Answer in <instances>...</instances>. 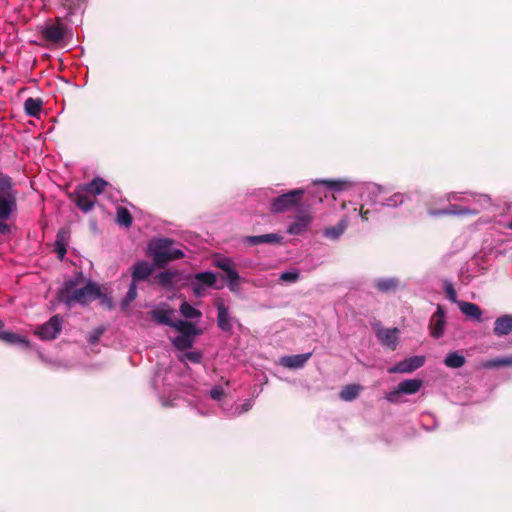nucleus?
<instances>
[{
	"mask_svg": "<svg viewBox=\"0 0 512 512\" xmlns=\"http://www.w3.org/2000/svg\"><path fill=\"white\" fill-rule=\"evenodd\" d=\"M81 276L80 273L78 277L66 280L58 291V300L68 308H71L75 303L87 306L101 295L100 286L92 281H88L82 288H76Z\"/></svg>",
	"mask_w": 512,
	"mask_h": 512,
	"instance_id": "f257e3e1",
	"label": "nucleus"
},
{
	"mask_svg": "<svg viewBox=\"0 0 512 512\" xmlns=\"http://www.w3.org/2000/svg\"><path fill=\"white\" fill-rule=\"evenodd\" d=\"M173 243L172 239L160 238L149 244V255L157 268H163L169 262L184 257L183 251L173 248Z\"/></svg>",
	"mask_w": 512,
	"mask_h": 512,
	"instance_id": "f03ea898",
	"label": "nucleus"
},
{
	"mask_svg": "<svg viewBox=\"0 0 512 512\" xmlns=\"http://www.w3.org/2000/svg\"><path fill=\"white\" fill-rule=\"evenodd\" d=\"M304 194L305 190L303 188H299L279 195L278 197L274 198L271 201V212L283 213L290 210L293 207L299 206Z\"/></svg>",
	"mask_w": 512,
	"mask_h": 512,
	"instance_id": "7ed1b4c3",
	"label": "nucleus"
},
{
	"mask_svg": "<svg viewBox=\"0 0 512 512\" xmlns=\"http://www.w3.org/2000/svg\"><path fill=\"white\" fill-rule=\"evenodd\" d=\"M213 264L216 268L222 270L225 273V279L227 280V286L231 292L239 291L240 276L236 269V264L229 257H217L214 259Z\"/></svg>",
	"mask_w": 512,
	"mask_h": 512,
	"instance_id": "20e7f679",
	"label": "nucleus"
},
{
	"mask_svg": "<svg viewBox=\"0 0 512 512\" xmlns=\"http://www.w3.org/2000/svg\"><path fill=\"white\" fill-rule=\"evenodd\" d=\"M68 197L84 213L91 211L97 202V198L90 195L81 184L77 185L72 192H69Z\"/></svg>",
	"mask_w": 512,
	"mask_h": 512,
	"instance_id": "39448f33",
	"label": "nucleus"
},
{
	"mask_svg": "<svg viewBox=\"0 0 512 512\" xmlns=\"http://www.w3.org/2000/svg\"><path fill=\"white\" fill-rule=\"evenodd\" d=\"M17 210V198L15 195H0V234L10 232V226L5 223Z\"/></svg>",
	"mask_w": 512,
	"mask_h": 512,
	"instance_id": "423d86ee",
	"label": "nucleus"
},
{
	"mask_svg": "<svg viewBox=\"0 0 512 512\" xmlns=\"http://www.w3.org/2000/svg\"><path fill=\"white\" fill-rule=\"evenodd\" d=\"M62 330V318L59 315H54L43 325L39 326L35 334L42 340L55 339Z\"/></svg>",
	"mask_w": 512,
	"mask_h": 512,
	"instance_id": "0eeeda50",
	"label": "nucleus"
},
{
	"mask_svg": "<svg viewBox=\"0 0 512 512\" xmlns=\"http://www.w3.org/2000/svg\"><path fill=\"white\" fill-rule=\"evenodd\" d=\"M425 363L424 356H413L398 362L395 366L388 369L389 373H411L422 367Z\"/></svg>",
	"mask_w": 512,
	"mask_h": 512,
	"instance_id": "6e6552de",
	"label": "nucleus"
},
{
	"mask_svg": "<svg viewBox=\"0 0 512 512\" xmlns=\"http://www.w3.org/2000/svg\"><path fill=\"white\" fill-rule=\"evenodd\" d=\"M155 268V264H150L147 261H137L131 268V278L132 282L138 283L141 281L148 280L149 277L153 274Z\"/></svg>",
	"mask_w": 512,
	"mask_h": 512,
	"instance_id": "1a4fd4ad",
	"label": "nucleus"
},
{
	"mask_svg": "<svg viewBox=\"0 0 512 512\" xmlns=\"http://www.w3.org/2000/svg\"><path fill=\"white\" fill-rule=\"evenodd\" d=\"M173 313H174V310L172 308H170L168 304L161 303V305L159 307L151 310L148 313V315H149L150 319L153 320L154 322L161 324V325H166V326L172 327L175 322L171 319V315Z\"/></svg>",
	"mask_w": 512,
	"mask_h": 512,
	"instance_id": "9d476101",
	"label": "nucleus"
},
{
	"mask_svg": "<svg viewBox=\"0 0 512 512\" xmlns=\"http://www.w3.org/2000/svg\"><path fill=\"white\" fill-rule=\"evenodd\" d=\"M217 308V325L218 328L224 332H232L233 326L231 323L230 313L228 306L225 305L224 300L218 299L215 303Z\"/></svg>",
	"mask_w": 512,
	"mask_h": 512,
	"instance_id": "9b49d317",
	"label": "nucleus"
},
{
	"mask_svg": "<svg viewBox=\"0 0 512 512\" xmlns=\"http://www.w3.org/2000/svg\"><path fill=\"white\" fill-rule=\"evenodd\" d=\"M445 326V312L443 308L438 305L436 312L431 316L429 328L431 335L438 339L443 335Z\"/></svg>",
	"mask_w": 512,
	"mask_h": 512,
	"instance_id": "f8f14e48",
	"label": "nucleus"
},
{
	"mask_svg": "<svg viewBox=\"0 0 512 512\" xmlns=\"http://www.w3.org/2000/svg\"><path fill=\"white\" fill-rule=\"evenodd\" d=\"M312 221V216L308 212H300L295 220L289 225L288 233L292 235H299L307 230Z\"/></svg>",
	"mask_w": 512,
	"mask_h": 512,
	"instance_id": "ddd939ff",
	"label": "nucleus"
},
{
	"mask_svg": "<svg viewBox=\"0 0 512 512\" xmlns=\"http://www.w3.org/2000/svg\"><path fill=\"white\" fill-rule=\"evenodd\" d=\"M398 328L386 329L380 328L376 332V336L382 345L387 346L394 350L398 342Z\"/></svg>",
	"mask_w": 512,
	"mask_h": 512,
	"instance_id": "4468645a",
	"label": "nucleus"
},
{
	"mask_svg": "<svg viewBox=\"0 0 512 512\" xmlns=\"http://www.w3.org/2000/svg\"><path fill=\"white\" fill-rule=\"evenodd\" d=\"M282 236L276 233H269L257 236H245L243 242L251 246L260 244H280L282 242Z\"/></svg>",
	"mask_w": 512,
	"mask_h": 512,
	"instance_id": "2eb2a0df",
	"label": "nucleus"
},
{
	"mask_svg": "<svg viewBox=\"0 0 512 512\" xmlns=\"http://www.w3.org/2000/svg\"><path fill=\"white\" fill-rule=\"evenodd\" d=\"M66 30V26L62 23L48 25L43 30V36L50 42L58 43L65 37Z\"/></svg>",
	"mask_w": 512,
	"mask_h": 512,
	"instance_id": "dca6fc26",
	"label": "nucleus"
},
{
	"mask_svg": "<svg viewBox=\"0 0 512 512\" xmlns=\"http://www.w3.org/2000/svg\"><path fill=\"white\" fill-rule=\"evenodd\" d=\"M512 332V315H502L495 320L493 333L497 337L507 336Z\"/></svg>",
	"mask_w": 512,
	"mask_h": 512,
	"instance_id": "f3484780",
	"label": "nucleus"
},
{
	"mask_svg": "<svg viewBox=\"0 0 512 512\" xmlns=\"http://www.w3.org/2000/svg\"><path fill=\"white\" fill-rule=\"evenodd\" d=\"M457 305H458L460 311L467 317H469L479 323H481L483 321V318H482L483 311L477 304L471 303V302H466V301H460V302H457Z\"/></svg>",
	"mask_w": 512,
	"mask_h": 512,
	"instance_id": "a211bd4d",
	"label": "nucleus"
},
{
	"mask_svg": "<svg viewBox=\"0 0 512 512\" xmlns=\"http://www.w3.org/2000/svg\"><path fill=\"white\" fill-rule=\"evenodd\" d=\"M0 340L9 345H19L24 348H29V340L17 333L9 331H0Z\"/></svg>",
	"mask_w": 512,
	"mask_h": 512,
	"instance_id": "6ab92c4d",
	"label": "nucleus"
},
{
	"mask_svg": "<svg viewBox=\"0 0 512 512\" xmlns=\"http://www.w3.org/2000/svg\"><path fill=\"white\" fill-rule=\"evenodd\" d=\"M310 357L311 353L285 356L281 359V363L287 368L298 369L302 368Z\"/></svg>",
	"mask_w": 512,
	"mask_h": 512,
	"instance_id": "aec40b11",
	"label": "nucleus"
},
{
	"mask_svg": "<svg viewBox=\"0 0 512 512\" xmlns=\"http://www.w3.org/2000/svg\"><path fill=\"white\" fill-rule=\"evenodd\" d=\"M178 271H162L153 277V283L158 284L164 288L172 287L175 279L178 277Z\"/></svg>",
	"mask_w": 512,
	"mask_h": 512,
	"instance_id": "412c9836",
	"label": "nucleus"
},
{
	"mask_svg": "<svg viewBox=\"0 0 512 512\" xmlns=\"http://www.w3.org/2000/svg\"><path fill=\"white\" fill-rule=\"evenodd\" d=\"M94 198L102 194L109 183L100 177H95L91 182L81 184Z\"/></svg>",
	"mask_w": 512,
	"mask_h": 512,
	"instance_id": "4be33fe9",
	"label": "nucleus"
},
{
	"mask_svg": "<svg viewBox=\"0 0 512 512\" xmlns=\"http://www.w3.org/2000/svg\"><path fill=\"white\" fill-rule=\"evenodd\" d=\"M172 327L175 328L182 336L195 338L200 333L195 324L189 321H175Z\"/></svg>",
	"mask_w": 512,
	"mask_h": 512,
	"instance_id": "5701e85b",
	"label": "nucleus"
},
{
	"mask_svg": "<svg viewBox=\"0 0 512 512\" xmlns=\"http://www.w3.org/2000/svg\"><path fill=\"white\" fill-rule=\"evenodd\" d=\"M314 185H324L327 190L339 192L350 187V183L345 180H315Z\"/></svg>",
	"mask_w": 512,
	"mask_h": 512,
	"instance_id": "b1692460",
	"label": "nucleus"
},
{
	"mask_svg": "<svg viewBox=\"0 0 512 512\" xmlns=\"http://www.w3.org/2000/svg\"><path fill=\"white\" fill-rule=\"evenodd\" d=\"M422 384L423 382L420 379H406L398 384L399 391L408 395L415 394L420 390Z\"/></svg>",
	"mask_w": 512,
	"mask_h": 512,
	"instance_id": "393cba45",
	"label": "nucleus"
},
{
	"mask_svg": "<svg viewBox=\"0 0 512 512\" xmlns=\"http://www.w3.org/2000/svg\"><path fill=\"white\" fill-rule=\"evenodd\" d=\"M398 284V280L395 278H380L375 281L374 285L378 291L388 293L395 291Z\"/></svg>",
	"mask_w": 512,
	"mask_h": 512,
	"instance_id": "a878e982",
	"label": "nucleus"
},
{
	"mask_svg": "<svg viewBox=\"0 0 512 512\" xmlns=\"http://www.w3.org/2000/svg\"><path fill=\"white\" fill-rule=\"evenodd\" d=\"M362 390V387L358 384H349L342 388L339 393V396L342 400L345 401H353L356 399Z\"/></svg>",
	"mask_w": 512,
	"mask_h": 512,
	"instance_id": "bb28decb",
	"label": "nucleus"
},
{
	"mask_svg": "<svg viewBox=\"0 0 512 512\" xmlns=\"http://www.w3.org/2000/svg\"><path fill=\"white\" fill-rule=\"evenodd\" d=\"M24 109L29 116L36 117L42 109V100L39 98H28L24 102Z\"/></svg>",
	"mask_w": 512,
	"mask_h": 512,
	"instance_id": "cd10ccee",
	"label": "nucleus"
},
{
	"mask_svg": "<svg viewBox=\"0 0 512 512\" xmlns=\"http://www.w3.org/2000/svg\"><path fill=\"white\" fill-rule=\"evenodd\" d=\"M0 195H15L17 197V191L13 189L12 179L7 175H0Z\"/></svg>",
	"mask_w": 512,
	"mask_h": 512,
	"instance_id": "c85d7f7f",
	"label": "nucleus"
},
{
	"mask_svg": "<svg viewBox=\"0 0 512 512\" xmlns=\"http://www.w3.org/2000/svg\"><path fill=\"white\" fill-rule=\"evenodd\" d=\"M465 362V357L457 352H450L444 360V364L449 368H460Z\"/></svg>",
	"mask_w": 512,
	"mask_h": 512,
	"instance_id": "c756f323",
	"label": "nucleus"
},
{
	"mask_svg": "<svg viewBox=\"0 0 512 512\" xmlns=\"http://www.w3.org/2000/svg\"><path fill=\"white\" fill-rule=\"evenodd\" d=\"M194 278L199 284L207 287L215 286L217 281V277L213 272H200L195 274Z\"/></svg>",
	"mask_w": 512,
	"mask_h": 512,
	"instance_id": "7c9ffc66",
	"label": "nucleus"
},
{
	"mask_svg": "<svg viewBox=\"0 0 512 512\" xmlns=\"http://www.w3.org/2000/svg\"><path fill=\"white\" fill-rule=\"evenodd\" d=\"M195 338L179 335L172 340L173 346L178 350H186L193 346Z\"/></svg>",
	"mask_w": 512,
	"mask_h": 512,
	"instance_id": "2f4dec72",
	"label": "nucleus"
},
{
	"mask_svg": "<svg viewBox=\"0 0 512 512\" xmlns=\"http://www.w3.org/2000/svg\"><path fill=\"white\" fill-rule=\"evenodd\" d=\"M116 221L120 225H124L125 227H130L132 225L133 218L127 208L118 207Z\"/></svg>",
	"mask_w": 512,
	"mask_h": 512,
	"instance_id": "473e14b6",
	"label": "nucleus"
},
{
	"mask_svg": "<svg viewBox=\"0 0 512 512\" xmlns=\"http://www.w3.org/2000/svg\"><path fill=\"white\" fill-rule=\"evenodd\" d=\"M180 312L187 319L199 318L202 315L200 310L194 308L186 301L180 305Z\"/></svg>",
	"mask_w": 512,
	"mask_h": 512,
	"instance_id": "72a5a7b5",
	"label": "nucleus"
},
{
	"mask_svg": "<svg viewBox=\"0 0 512 512\" xmlns=\"http://www.w3.org/2000/svg\"><path fill=\"white\" fill-rule=\"evenodd\" d=\"M505 366H512V355L496 358L485 363L486 368H500Z\"/></svg>",
	"mask_w": 512,
	"mask_h": 512,
	"instance_id": "f704fd0d",
	"label": "nucleus"
},
{
	"mask_svg": "<svg viewBox=\"0 0 512 512\" xmlns=\"http://www.w3.org/2000/svg\"><path fill=\"white\" fill-rule=\"evenodd\" d=\"M137 294H138L137 293V283H134V282L131 281V284H130L129 289H128L127 293H126V296L124 297V299L121 302L122 309L128 308L130 303L136 299Z\"/></svg>",
	"mask_w": 512,
	"mask_h": 512,
	"instance_id": "c9c22d12",
	"label": "nucleus"
},
{
	"mask_svg": "<svg viewBox=\"0 0 512 512\" xmlns=\"http://www.w3.org/2000/svg\"><path fill=\"white\" fill-rule=\"evenodd\" d=\"M178 359L181 362L190 361L192 363L199 364L203 359V354L201 351H191L182 354Z\"/></svg>",
	"mask_w": 512,
	"mask_h": 512,
	"instance_id": "e433bc0d",
	"label": "nucleus"
},
{
	"mask_svg": "<svg viewBox=\"0 0 512 512\" xmlns=\"http://www.w3.org/2000/svg\"><path fill=\"white\" fill-rule=\"evenodd\" d=\"M345 228V224L339 223L336 226L326 228L324 235L331 239H337L340 235L344 233Z\"/></svg>",
	"mask_w": 512,
	"mask_h": 512,
	"instance_id": "4c0bfd02",
	"label": "nucleus"
},
{
	"mask_svg": "<svg viewBox=\"0 0 512 512\" xmlns=\"http://www.w3.org/2000/svg\"><path fill=\"white\" fill-rule=\"evenodd\" d=\"M299 279V272L297 270L285 271L280 274L279 280L287 283H295Z\"/></svg>",
	"mask_w": 512,
	"mask_h": 512,
	"instance_id": "58836bf2",
	"label": "nucleus"
},
{
	"mask_svg": "<svg viewBox=\"0 0 512 512\" xmlns=\"http://www.w3.org/2000/svg\"><path fill=\"white\" fill-rule=\"evenodd\" d=\"M70 237V230L68 228H61L57 232L55 244H68V240Z\"/></svg>",
	"mask_w": 512,
	"mask_h": 512,
	"instance_id": "ea45409f",
	"label": "nucleus"
},
{
	"mask_svg": "<svg viewBox=\"0 0 512 512\" xmlns=\"http://www.w3.org/2000/svg\"><path fill=\"white\" fill-rule=\"evenodd\" d=\"M445 292H446V296H447V298H448L450 301H452V302H454V303L459 302V301L457 300V293H456V291H455V289H454V287H453V285H452L451 283H447V284H446V286H445Z\"/></svg>",
	"mask_w": 512,
	"mask_h": 512,
	"instance_id": "a19ab883",
	"label": "nucleus"
},
{
	"mask_svg": "<svg viewBox=\"0 0 512 512\" xmlns=\"http://www.w3.org/2000/svg\"><path fill=\"white\" fill-rule=\"evenodd\" d=\"M405 201V196L402 194H394L388 199V206H398L403 204Z\"/></svg>",
	"mask_w": 512,
	"mask_h": 512,
	"instance_id": "79ce46f5",
	"label": "nucleus"
},
{
	"mask_svg": "<svg viewBox=\"0 0 512 512\" xmlns=\"http://www.w3.org/2000/svg\"><path fill=\"white\" fill-rule=\"evenodd\" d=\"M97 299H100L101 304L106 306L108 309L111 310L114 308L113 299L110 296L101 292V295L97 297Z\"/></svg>",
	"mask_w": 512,
	"mask_h": 512,
	"instance_id": "37998d69",
	"label": "nucleus"
},
{
	"mask_svg": "<svg viewBox=\"0 0 512 512\" xmlns=\"http://www.w3.org/2000/svg\"><path fill=\"white\" fill-rule=\"evenodd\" d=\"M104 333V329L102 328H96L89 336V343L91 344H96L100 337L102 336V334Z\"/></svg>",
	"mask_w": 512,
	"mask_h": 512,
	"instance_id": "c03bdc74",
	"label": "nucleus"
},
{
	"mask_svg": "<svg viewBox=\"0 0 512 512\" xmlns=\"http://www.w3.org/2000/svg\"><path fill=\"white\" fill-rule=\"evenodd\" d=\"M401 394H403V393L399 391V386H398L397 389H395L394 391L387 393L385 398L389 402L396 403L399 401V397L401 396Z\"/></svg>",
	"mask_w": 512,
	"mask_h": 512,
	"instance_id": "a18cd8bd",
	"label": "nucleus"
},
{
	"mask_svg": "<svg viewBox=\"0 0 512 512\" xmlns=\"http://www.w3.org/2000/svg\"><path fill=\"white\" fill-rule=\"evenodd\" d=\"M66 246L67 245H65V244H55V252L57 253L58 258L61 260L64 258V256L67 253Z\"/></svg>",
	"mask_w": 512,
	"mask_h": 512,
	"instance_id": "49530a36",
	"label": "nucleus"
},
{
	"mask_svg": "<svg viewBox=\"0 0 512 512\" xmlns=\"http://www.w3.org/2000/svg\"><path fill=\"white\" fill-rule=\"evenodd\" d=\"M210 395L214 400H220L224 395V391L220 387H214L211 389Z\"/></svg>",
	"mask_w": 512,
	"mask_h": 512,
	"instance_id": "de8ad7c7",
	"label": "nucleus"
},
{
	"mask_svg": "<svg viewBox=\"0 0 512 512\" xmlns=\"http://www.w3.org/2000/svg\"><path fill=\"white\" fill-rule=\"evenodd\" d=\"M192 286H193V293H194V295L196 297H201L203 295V292H204L203 285H201L199 283H193Z\"/></svg>",
	"mask_w": 512,
	"mask_h": 512,
	"instance_id": "09e8293b",
	"label": "nucleus"
},
{
	"mask_svg": "<svg viewBox=\"0 0 512 512\" xmlns=\"http://www.w3.org/2000/svg\"><path fill=\"white\" fill-rule=\"evenodd\" d=\"M368 214H369V210L361 212L362 219L367 221L368 220Z\"/></svg>",
	"mask_w": 512,
	"mask_h": 512,
	"instance_id": "8fccbe9b",
	"label": "nucleus"
},
{
	"mask_svg": "<svg viewBox=\"0 0 512 512\" xmlns=\"http://www.w3.org/2000/svg\"><path fill=\"white\" fill-rule=\"evenodd\" d=\"M250 407H251L250 403H245L243 405V411H248L250 409Z\"/></svg>",
	"mask_w": 512,
	"mask_h": 512,
	"instance_id": "3c124183",
	"label": "nucleus"
},
{
	"mask_svg": "<svg viewBox=\"0 0 512 512\" xmlns=\"http://www.w3.org/2000/svg\"><path fill=\"white\" fill-rule=\"evenodd\" d=\"M506 227L510 230H512V220L506 224Z\"/></svg>",
	"mask_w": 512,
	"mask_h": 512,
	"instance_id": "603ef678",
	"label": "nucleus"
},
{
	"mask_svg": "<svg viewBox=\"0 0 512 512\" xmlns=\"http://www.w3.org/2000/svg\"><path fill=\"white\" fill-rule=\"evenodd\" d=\"M4 327V322L2 320H0V331L3 329Z\"/></svg>",
	"mask_w": 512,
	"mask_h": 512,
	"instance_id": "864d4df0",
	"label": "nucleus"
}]
</instances>
